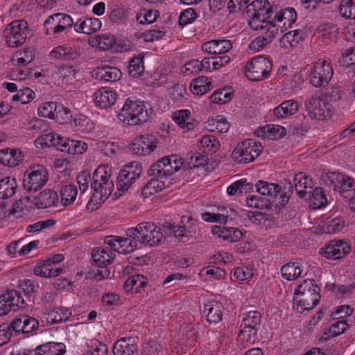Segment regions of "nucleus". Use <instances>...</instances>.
I'll use <instances>...</instances> for the list:
<instances>
[{
  "label": "nucleus",
  "mask_w": 355,
  "mask_h": 355,
  "mask_svg": "<svg viewBox=\"0 0 355 355\" xmlns=\"http://www.w3.org/2000/svg\"><path fill=\"white\" fill-rule=\"evenodd\" d=\"M78 193L77 187L73 184H67L62 187L60 196L62 203L64 206H67L76 199Z\"/></svg>",
  "instance_id": "52"
},
{
  "label": "nucleus",
  "mask_w": 355,
  "mask_h": 355,
  "mask_svg": "<svg viewBox=\"0 0 355 355\" xmlns=\"http://www.w3.org/2000/svg\"><path fill=\"white\" fill-rule=\"evenodd\" d=\"M347 176L338 172H328L322 173L321 181L322 184L334 191H337L339 186L343 182Z\"/></svg>",
  "instance_id": "34"
},
{
  "label": "nucleus",
  "mask_w": 355,
  "mask_h": 355,
  "mask_svg": "<svg viewBox=\"0 0 355 355\" xmlns=\"http://www.w3.org/2000/svg\"><path fill=\"white\" fill-rule=\"evenodd\" d=\"M261 324V313L257 311H250L243 315L240 328L245 329L247 327L259 328Z\"/></svg>",
  "instance_id": "47"
},
{
  "label": "nucleus",
  "mask_w": 355,
  "mask_h": 355,
  "mask_svg": "<svg viewBox=\"0 0 355 355\" xmlns=\"http://www.w3.org/2000/svg\"><path fill=\"white\" fill-rule=\"evenodd\" d=\"M157 143L154 135L144 134L137 137L129 145V149L135 155H146L155 150Z\"/></svg>",
  "instance_id": "16"
},
{
  "label": "nucleus",
  "mask_w": 355,
  "mask_h": 355,
  "mask_svg": "<svg viewBox=\"0 0 355 355\" xmlns=\"http://www.w3.org/2000/svg\"><path fill=\"white\" fill-rule=\"evenodd\" d=\"M54 22L64 24V26L65 27H67V26L71 27L72 26H74V24H75L73 23V20L71 17V16H69L67 14L57 13V14L51 15L47 18V19L45 20V21L44 23V27H46V34H49V26L51 25V24L53 25Z\"/></svg>",
  "instance_id": "44"
},
{
  "label": "nucleus",
  "mask_w": 355,
  "mask_h": 355,
  "mask_svg": "<svg viewBox=\"0 0 355 355\" xmlns=\"http://www.w3.org/2000/svg\"><path fill=\"white\" fill-rule=\"evenodd\" d=\"M271 61L263 56L253 58L245 65V74L252 81H259L268 78L272 71Z\"/></svg>",
  "instance_id": "11"
},
{
  "label": "nucleus",
  "mask_w": 355,
  "mask_h": 355,
  "mask_svg": "<svg viewBox=\"0 0 355 355\" xmlns=\"http://www.w3.org/2000/svg\"><path fill=\"white\" fill-rule=\"evenodd\" d=\"M308 194V198L311 200L314 207L320 208L327 205V199L322 188L316 187L313 190H310Z\"/></svg>",
  "instance_id": "49"
},
{
  "label": "nucleus",
  "mask_w": 355,
  "mask_h": 355,
  "mask_svg": "<svg viewBox=\"0 0 355 355\" xmlns=\"http://www.w3.org/2000/svg\"><path fill=\"white\" fill-rule=\"evenodd\" d=\"M306 110L312 119L319 121L330 118L332 114L331 105L320 96L312 97L306 103Z\"/></svg>",
  "instance_id": "15"
},
{
  "label": "nucleus",
  "mask_w": 355,
  "mask_h": 355,
  "mask_svg": "<svg viewBox=\"0 0 355 355\" xmlns=\"http://www.w3.org/2000/svg\"><path fill=\"white\" fill-rule=\"evenodd\" d=\"M112 168L108 165L99 166L93 173L91 188L96 193H99L101 198H107L112 193L114 184L112 176Z\"/></svg>",
  "instance_id": "6"
},
{
  "label": "nucleus",
  "mask_w": 355,
  "mask_h": 355,
  "mask_svg": "<svg viewBox=\"0 0 355 355\" xmlns=\"http://www.w3.org/2000/svg\"><path fill=\"white\" fill-rule=\"evenodd\" d=\"M339 12L342 17L346 19H355V0H342Z\"/></svg>",
  "instance_id": "55"
},
{
  "label": "nucleus",
  "mask_w": 355,
  "mask_h": 355,
  "mask_svg": "<svg viewBox=\"0 0 355 355\" xmlns=\"http://www.w3.org/2000/svg\"><path fill=\"white\" fill-rule=\"evenodd\" d=\"M351 251V245L343 240H331L319 250V254L328 259L337 260L345 257Z\"/></svg>",
  "instance_id": "14"
},
{
  "label": "nucleus",
  "mask_w": 355,
  "mask_h": 355,
  "mask_svg": "<svg viewBox=\"0 0 355 355\" xmlns=\"http://www.w3.org/2000/svg\"><path fill=\"white\" fill-rule=\"evenodd\" d=\"M255 187L257 191L262 196H270L276 199L277 203L275 205V209L279 212L281 210V207L288 203L291 195L293 193V186L291 182L283 189L279 184L268 183L263 180H259Z\"/></svg>",
  "instance_id": "5"
},
{
  "label": "nucleus",
  "mask_w": 355,
  "mask_h": 355,
  "mask_svg": "<svg viewBox=\"0 0 355 355\" xmlns=\"http://www.w3.org/2000/svg\"><path fill=\"white\" fill-rule=\"evenodd\" d=\"M170 157H164L159 159L156 163L152 164L148 170V175L149 176L161 177L162 178H168V175L164 174V171L169 168L171 163Z\"/></svg>",
  "instance_id": "39"
},
{
  "label": "nucleus",
  "mask_w": 355,
  "mask_h": 355,
  "mask_svg": "<svg viewBox=\"0 0 355 355\" xmlns=\"http://www.w3.org/2000/svg\"><path fill=\"white\" fill-rule=\"evenodd\" d=\"M101 25V20L97 18L79 19L74 24V29L78 33L90 35L98 31Z\"/></svg>",
  "instance_id": "28"
},
{
  "label": "nucleus",
  "mask_w": 355,
  "mask_h": 355,
  "mask_svg": "<svg viewBox=\"0 0 355 355\" xmlns=\"http://www.w3.org/2000/svg\"><path fill=\"white\" fill-rule=\"evenodd\" d=\"M147 285L146 278L144 275H132L125 282L123 288L126 292L139 293L141 289Z\"/></svg>",
  "instance_id": "36"
},
{
  "label": "nucleus",
  "mask_w": 355,
  "mask_h": 355,
  "mask_svg": "<svg viewBox=\"0 0 355 355\" xmlns=\"http://www.w3.org/2000/svg\"><path fill=\"white\" fill-rule=\"evenodd\" d=\"M28 34V26L24 20L12 21L3 31L6 44L12 48L24 44Z\"/></svg>",
  "instance_id": "10"
},
{
  "label": "nucleus",
  "mask_w": 355,
  "mask_h": 355,
  "mask_svg": "<svg viewBox=\"0 0 355 355\" xmlns=\"http://www.w3.org/2000/svg\"><path fill=\"white\" fill-rule=\"evenodd\" d=\"M299 109L297 101L291 99L282 102L273 110L275 116L278 119L285 118L293 115Z\"/></svg>",
  "instance_id": "31"
},
{
  "label": "nucleus",
  "mask_w": 355,
  "mask_h": 355,
  "mask_svg": "<svg viewBox=\"0 0 355 355\" xmlns=\"http://www.w3.org/2000/svg\"><path fill=\"white\" fill-rule=\"evenodd\" d=\"M17 188L15 178L6 177L0 180V198L7 199L12 197Z\"/></svg>",
  "instance_id": "41"
},
{
  "label": "nucleus",
  "mask_w": 355,
  "mask_h": 355,
  "mask_svg": "<svg viewBox=\"0 0 355 355\" xmlns=\"http://www.w3.org/2000/svg\"><path fill=\"white\" fill-rule=\"evenodd\" d=\"M336 192H338L346 202L349 198H352L354 195H355V180L347 176L343 182L339 186Z\"/></svg>",
  "instance_id": "45"
},
{
  "label": "nucleus",
  "mask_w": 355,
  "mask_h": 355,
  "mask_svg": "<svg viewBox=\"0 0 355 355\" xmlns=\"http://www.w3.org/2000/svg\"><path fill=\"white\" fill-rule=\"evenodd\" d=\"M206 128L210 132L225 133L230 128V123L223 116L218 115L207 121Z\"/></svg>",
  "instance_id": "40"
},
{
  "label": "nucleus",
  "mask_w": 355,
  "mask_h": 355,
  "mask_svg": "<svg viewBox=\"0 0 355 355\" xmlns=\"http://www.w3.org/2000/svg\"><path fill=\"white\" fill-rule=\"evenodd\" d=\"M223 309L222 303L211 301L205 304L203 313L209 323L216 324L222 320Z\"/></svg>",
  "instance_id": "22"
},
{
  "label": "nucleus",
  "mask_w": 355,
  "mask_h": 355,
  "mask_svg": "<svg viewBox=\"0 0 355 355\" xmlns=\"http://www.w3.org/2000/svg\"><path fill=\"white\" fill-rule=\"evenodd\" d=\"M35 355H64L65 345L62 343H46L34 349Z\"/></svg>",
  "instance_id": "30"
},
{
  "label": "nucleus",
  "mask_w": 355,
  "mask_h": 355,
  "mask_svg": "<svg viewBox=\"0 0 355 355\" xmlns=\"http://www.w3.org/2000/svg\"><path fill=\"white\" fill-rule=\"evenodd\" d=\"M226 211V214L225 213H211V212H205L202 214V218L203 220L209 223H218L220 224H226L227 222V219L230 216L227 208H223Z\"/></svg>",
  "instance_id": "54"
},
{
  "label": "nucleus",
  "mask_w": 355,
  "mask_h": 355,
  "mask_svg": "<svg viewBox=\"0 0 355 355\" xmlns=\"http://www.w3.org/2000/svg\"><path fill=\"white\" fill-rule=\"evenodd\" d=\"M264 128V132L268 133V137L272 139H279L284 137L286 134V128L279 125L269 124Z\"/></svg>",
  "instance_id": "59"
},
{
  "label": "nucleus",
  "mask_w": 355,
  "mask_h": 355,
  "mask_svg": "<svg viewBox=\"0 0 355 355\" xmlns=\"http://www.w3.org/2000/svg\"><path fill=\"white\" fill-rule=\"evenodd\" d=\"M297 19V13L293 8L288 7L282 10L273 17V20L277 22H283L284 27L291 28Z\"/></svg>",
  "instance_id": "38"
},
{
  "label": "nucleus",
  "mask_w": 355,
  "mask_h": 355,
  "mask_svg": "<svg viewBox=\"0 0 355 355\" xmlns=\"http://www.w3.org/2000/svg\"><path fill=\"white\" fill-rule=\"evenodd\" d=\"M141 164L132 162L124 166L118 175L116 186L119 196H122L130 187L142 172Z\"/></svg>",
  "instance_id": "9"
},
{
  "label": "nucleus",
  "mask_w": 355,
  "mask_h": 355,
  "mask_svg": "<svg viewBox=\"0 0 355 355\" xmlns=\"http://www.w3.org/2000/svg\"><path fill=\"white\" fill-rule=\"evenodd\" d=\"M58 200V196L55 191L45 189L35 198L34 205L38 209H45L55 205Z\"/></svg>",
  "instance_id": "29"
},
{
  "label": "nucleus",
  "mask_w": 355,
  "mask_h": 355,
  "mask_svg": "<svg viewBox=\"0 0 355 355\" xmlns=\"http://www.w3.org/2000/svg\"><path fill=\"white\" fill-rule=\"evenodd\" d=\"M304 40V34L299 30L291 31L285 33L279 40L281 48L291 51Z\"/></svg>",
  "instance_id": "25"
},
{
  "label": "nucleus",
  "mask_w": 355,
  "mask_h": 355,
  "mask_svg": "<svg viewBox=\"0 0 355 355\" xmlns=\"http://www.w3.org/2000/svg\"><path fill=\"white\" fill-rule=\"evenodd\" d=\"M220 144L218 139L214 135H206L201 137L199 141V148L203 153L213 154L216 153Z\"/></svg>",
  "instance_id": "35"
},
{
  "label": "nucleus",
  "mask_w": 355,
  "mask_h": 355,
  "mask_svg": "<svg viewBox=\"0 0 355 355\" xmlns=\"http://www.w3.org/2000/svg\"><path fill=\"white\" fill-rule=\"evenodd\" d=\"M155 178L151 179L144 186L142 190V195L146 198L148 196L153 195L155 193L159 192L166 187H168L171 184L168 178L166 180L161 177L154 176Z\"/></svg>",
  "instance_id": "27"
},
{
  "label": "nucleus",
  "mask_w": 355,
  "mask_h": 355,
  "mask_svg": "<svg viewBox=\"0 0 355 355\" xmlns=\"http://www.w3.org/2000/svg\"><path fill=\"white\" fill-rule=\"evenodd\" d=\"M333 76V69L329 62L318 60L311 67L309 83L315 87L327 86Z\"/></svg>",
  "instance_id": "13"
},
{
  "label": "nucleus",
  "mask_w": 355,
  "mask_h": 355,
  "mask_svg": "<svg viewBox=\"0 0 355 355\" xmlns=\"http://www.w3.org/2000/svg\"><path fill=\"white\" fill-rule=\"evenodd\" d=\"M350 324L347 323V320H341L334 322L331 324L327 331L324 332V335H327L328 337L321 340H327L330 337H334L343 334L349 327Z\"/></svg>",
  "instance_id": "48"
},
{
  "label": "nucleus",
  "mask_w": 355,
  "mask_h": 355,
  "mask_svg": "<svg viewBox=\"0 0 355 355\" xmlns=\"http://www.w3.org/2000/svg\"><path fill=\"white\" fill-rule=\"evenodd\" d=\"M263 150L261 144L254 139L239 142L232 153V157L236 162L249 163L255 160Z\"/></svg>",
  "instance_id": "7"
},
{
  "label": "nucleus",
  "mask_w": 355,
  "mask_h": 355,
  "mask_svg": "<svg viewBox=\"0 0 355 355\" xmlns=\"http://www.w3.org/2000/svg\"><path fill=\"white\" fill-rule=\"evenodd\" d=\"M24 159L21 152L15 148H4L0 150V163L8 166H15Z\"/></svg>",
  "instance_id": "26"
},
{
  "label": "nucleus",
  "mask_w": 355,
  "mask_h": 355,
  "mask_svg": "<svg viewBox=\"0 0 355 355\" xmlns=\"http://www.w3.org/2000/svg\"><path fill=\"white\" fill-rule=\"evenodd\" d=\"M57 136V133L53 132L42 135L35 140V145L37 148L54 147Z\"/></svg>",
  "instance_id": "58"
},
{
  "label": "nucleus",
  "mask_w": 355,
  "mask_h": 355,
  "mask_svg": "<svg viewBox=\"0 0 355 355\" xmlns=\"http://www.w3.org/2000/svg\"><path fill=\"white\" fill-rule=\"evenodd\" d=\"M281 273L283 278L291 281L300 276L302 270L298 262H289L282 266Z\"/></svg>",
  "instance_id": "46"
},
{
  "label": "nucleus",
  "mask_w": 355,
  "mask_h": 355,
  "mask_svg": "<svg viewBox=\"0 0 355 355\" xmlns=\"http://www.w3.org/2000/svg\"><path fill=\"white\" fill-rule=\"evenodd\" d=\"M233 94L225 89L215 91L210 96L211 101L217 104H225L232 100Z\"/></svg>",
  "instance_id": "60"
},
{
  "label": "nucleus",
  "mask_w": 355,
  "mask_h": 355,
  "mask_svg": "<svg viewBox=\"0 0 355 355\" xmlns=\"http://www.w3.org/2000/svg\"><path fill=\"white\" fill-rule=\"evenodd\" d=\"M79 55L80 53L76 49L67 46H58L50 53L52 58L64 60H74Z\"/></svg>",
  "instance_id": "33"
},
{
  "label": "nucleus",
  "mask_w": 355,
  "mask_h": 355,
  "mask_svg": "<svg viewBox=\"0 0 355 355\" xmlns=\"http://www.w3.org/2000/svg\"><path fill=\"white\" fill-rule=\"evenodd\" d=\"M345 222L342 218H335L323 225V231L327 234H336L344 227Z\"/></svg>",
  "instance_id": "56"
},
{
  "label": "nucleus",
  "mask_w": 355,
  "mask_h": 355,
  "mask_svg": "<svg viewBox=\"0 0 355 355\" xmlns=\"http://www.w3.org/2000/svg\"><path fill=\"white\" fill-rule=\"evenodd\" d=\"M62 270L60 267H55L53 263L46 259L35 267L34 274L42 277H53L58 276Z\"/></svg>",
  "instance_id": "32"
},
{
  "label": "nucleus",
  "mask_w": 355,
  "mask_h": 355,
  "mask_svg": "<svg viewBox=\"0 0 355 355\" xmlns=\"http://www.w3.org/2000/svg\"><path fill=\"white\" fill-rule=\"evenodd\" d=\"M245 17L248 25L254 31H263L273 19L272 6L268 0H254L245 7Z\"/></svg>",
  "instance_id": "1"
},
{
  "label": "nucleus",
  "mask_w": 355,
  "mask_h": 355,
  "mask_svg": "<svg viewBox=\"0 0 355 355\" xmlns=\"http://www.w3.org/2000/svg\"><path fill=\"white\" fill-rule=\"evenodd\" d=\"M35 98V93L31 88L24 87L17 91V94L13 96L12 101H20L22 104H26Z\"/></svg>",
  "instance_id": "57"
},
{
  "label": "nucleus",
  "mask_w": 355,
  "mask_h": 355,
  "mask_svg": "<svg viewBox=\"0 0 355 355\" xmlns=\"http://www.w3.org/2000/svg\"><path fill=\"white\" fill-rule=\"evenodd\" d=\"M197 17L198 15L196 10L192 8H189L184 10L181 12L179 17L178 24L181 26H184L187 24L193 23L197 19Z\"/></svg>",
  "instance_id": "63"
},
{
  "label": "nucleus",
  "mask_w": 355,
  "mask_h": 355,
  "mask_svg": "<svg viewBox=\"0 0 355 355\" xmlns=\"http://www.w3.org/2000/svg\"><path fill=\"white\" fill-rule=\"evenodd\" d=\"M293 182L295 189L301 198H306V195L309 193V191L306 190V189L311 190L313 187L312 179L303 172L295 175Z\"/></svg>",
  "instance_id": "23"
},
{
  "label": "nucleus",
  "mask_w": 355,
  "mask_h": 355,
  "mask_svg": "<svg viewBox=\"0 0 355 355\" xmlns=\"http://www.w3.org/2000/svg\"><path fill=\"white\" fill-rule=\"evenodd\" d=\"M245 201L248 207L261 210L268 209L272 205L270 200L267 198L254 195L247 197Z\"/></svg>",
  "instance_id": "50"
},
{
  "label": "nucleus",
  "mask_w": 355,
  "mask_h": 355,
  "mask_svg": "<svg viewBox=\"0 0 355 355\" xmlns=\"http://www.w3.org/2000/svg\"><path fill=\"white\" fill-rule=\"evenodd\" d=\"M138 246V242L130 236L122 238L119 236V245L117 252L121 254H127L133 252Z\"/></svg>",
  "instance_id": "51"
},
{
  "label": "nucleus",
  "mask_w": 355,
  "mask_h": 355,
  "mask_svg": "<svg viewBox=\"0 0 355 355\" xmlns=\"http://www.w3.org/2000/svg\"><path fill=\"white\" fill-rule=\"evenodd\" d=\"M19 287L22 289L25 295L29 297L33 293L37 291L39 284L33 280L24 279L19 281Z\"/></svg>",
  "instance_id": "62"
},
{
  "label": "nucleus",
  "mask_w": 355,
  "mask_h": 355,
  "mask_svg": "<svg viewBox=\"0 0 355 355\" xmlns=\"http://www.w3.org/2000/svg\"><path fill=\"white\" fill-rule=\"evenodd\" d=\"M160 228L150 222H142L135 227L125 231V235L137 240L138 243L144 246L153 247L160 243L163 234Z\"/></svg>",
  "instance_id": "2"
},
{
  "label": "nucleus",
  "mask_w": 355,
  "mask_h": 355,
  "mask_svg": "<svg viewBox=\"0 0 355 355\" xmlns=\"http://www.w3.org/2000/svg\"><path fill=\"white\" fill-rule=\"evenodd\" d=\"M48 172L42 165H35L26 170L23 185L28 191L40 190L47 182Z\"/></svg>",
  "instance_id": "12"
},
{
  "label": "nucleus",
  "mask_w": 355,
  "mask_h": 355,
  "mask_svg": "<svg viewBox=\"0 0 355 355\" xmlns=\"http://www.w3.org/2000/svg\"><path fill=\"white\" fill-rule=\"evenodd\" d=\"M112 352L114 355H135L138 352L137 339L133 337H125L115 342Z\"/></svg>",
  "instance_id": "19"
},
{
  "label": "nucleus",
  "mask_w": 355,
  "mask_h": 355,
  "mask_svg": "<svg viewBox=\"0 0 355 355\" xmlns=\"http://www.w3.org/2000/svg\"><path fill=\"white\" fill-rule=\"evenodd\" d=\"M144 58L143 54H139L131 58L128 67V71L130 76L138 78L143 75L144 71Z\"/></svg>",
  "instance_id": "43"
},
{
  "label": "nucleus",
  "mask_w": 355,
  "mask_h": 355,
  "mask_svg": "<svg viewBox=\"0 0 355 355\" xmlns=\"http://www.w3.org/2000/svg\"><path fill=\"white\" fill-rule=\"evenodd\" d=\"M117 116L120 121L131 125L141 124L149 119L144 103L130 98L126 99L123 107L117 112Z\"/></svg>",
  "instance_id": "4"
},
{
  "label": "nucleus",
  "mask_w": 355,
  "mask_h": 355,
  "mask_svg": "<svg viewBox=\"0 0 355 355\" xmlns=\"http://www.w3.org/2000/svg\"><path fill=\"white\" fill-rule=\"evenodd\" d=\"M232 42L227 40H210L202 45V50L210 54H222L230 51Z\"/></svg>",
  "instance_id": "24"
},
{
  "label": "nucleus",
  "mask_w": 355,
  "mask_h": 355,
  "mask_svg": "<svg viewBox=\"0 0 355 355\" xmlns=\"http://www.w3.org/2000/svg\"><path fill=\"white\" fill-rule=\"evenodd\" d=\"M16 334L31 333L39 327V321L28 315H19L12 321Z\"/></svg>",
  "instance_id": "18"
},
{
  "label": "nucleus",
  "mask_w": 355,
  "mask_h": 355,
  "mask_svg": "<svg viewBox=\"0 0 355 355\" xmlns=\"http://www.w3.org/2000/svg\"><path fill=\"white\" fill-rule=\"evenodd\" d=\"M92 76L101 81L116 82L121 78L122 73L116 67L105 65L94 69Z\"/></svg>",
  "instance_id": "20"
},
{
  "label": "nucleus",
  "mask_w": 355,
  "mask_h": 355,
  "mask_svg": "<svg viewBox=\"0 0 355 355\" xmlns=\"http://www.w3.org/2000/svg\"><path fill=\"white\" fill-rule=\"evenodd\" d=\"M56 110L55 102H46L42 105L40 106L37 110L38 115L44 118H49L54 119L55 113L54 111Z\"/></svg>",
  "instance_id": "61"
},
{
  "label": "nucleus",
  "mask_w": 355,
  "mask_h": 355,
  "mask_svg": "<svg viewBox=\"0 0 355 355\" xmlns=\"http://www.w3.org/2000/svg\"><path fill=\"white\" fill-rule=\"evenodd\" d=\"M211 82L202 76L193 79L191 83V92L196 95H203L211 89Z\"/></svg>",
  "instance_id": "37"
},
{
  "label": "nucleus",
  "mask_w": 355,
  "mask_h": 355,
  "mask_svg": "<svg viewBox=\"0 0 355 355\" xmlns=\"http://www.w3.org/2000/svg\"><path fill=\"white\" fill-rule=\"evenodd\" d=\"M25 304L21 294L15 290H8L0 295V316L6 315L11 310L16 311Z\"/></svg>",
  "instance_id": "17"
},
{
  "label": "nucleus",
  "mask_w": 355,
  "mask_h": 355,
  "mask_svg": "<svg viewBox=\"0 0 355 355\" xmlns=\"http://www.w3.org/2000/svg\"><path fill=\"white\" fill-rule=\"evenodd\" d=\"M187 166L189 168H198L207 164L208 158L198 153L192 151L187 154Z\"/></svg>",
  "instance_id": "53"
},
{
  "label": "nucleus",
  "mask_w": 355,
  "mask_h": 355,
  "mask_svg": "<svg viewBox=\"0 0 355 355\" xmlns=\"http://www.w3.org/2000/svg\"><path fill=\"white\" fill-rule=\"evenodd\" d=\"M74 124L76 128V130L81 132H87L92 129V123L89 119L85 115H79L78 117L74 119Z\"/></svg>",
  "instance_id": "64"
},
{
  "label": "nucleus",
  "mask_w": 355,
  "mask_h": 355,
  "mask_svg": "<svg viewBox=\"0 0 355 355\" xmlns=\"http://www.w3.org/2000/svg\"><path fill=\"white\" fill-rule=\"evenodd\" d=\"M95 105L102 109L111 107L116 101V94L107 87H102L94 94Z\"/></svg>",
  "instance_id": "21"
},
{
  "label": "nucleus",
  "mask_w": 355,
  "mask_h": 355,
  "mask_svg": "<svg viewBox=\"0 0 355 355\" xmlns=\"http://www.w3.org/2000/svg\"><path fill=\"white\" fill-rule=\"evenodd\" d=\"M320 288L314 279H306L299 285L295 292L296 295H300L295 304L297 311L302 313L314 308L320 301Z\"/></svg>",
  "instance_id": "3"
},
{
  "label": "nucleus",
  "mask_w": 355,
  "mask_h": 355,
  "mask_svg": "<svg viewBox=\"0 0 355 355\" xmlns=\"http://www.w3.org/2000/svg\"><path fill=\"white\" fill-rule=\"evenodd\" d=\"M254 184L248 182L246 179H241L233 182L227 189V193L230 196L247 193L253 190Z\"/></svg>",
  "instance_id": "42"
},
{
  "label": "nucleus",
  "mask_w": 355,
  "mask_h": 355,
  "mask_svg": "<svg viewBox=\"0 0 355 355\" xmlns=\"http://www.w3.org/2000/svg\"><path fill=\"white\" fill-rule=\"evenodd\" d=\"M115 255L110 249L94 248L92 252V266L97 267V270L94 271V277L100 281L108 277L110 271L107 268L114 260Z\"/></svg>",
  "instance_id": "8"
}]
</instances>
